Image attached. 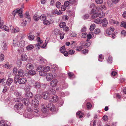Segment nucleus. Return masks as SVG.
I'll list each match as a JSON object with an SVG mask.
<instances>
[{
	"label": "nucleus",
	"mask_w": 126,
	"mask_h": 126,
	"mask_svg": "<svg viewBox=\"0 0 126 126\" xmlns=\"http://www.w3.org/2000/svg\"><path fill=\"white\" fill-rule=\"evenodd\" d=\"M53 78L52 74L51 73H48L47 74L46 78L47 81H50L52 80Z\"/></svg>",
	"instance_id": "11"
},
{
	"label": "nucleus",
	"mask_w": 126,
	"mask_h": 126,
	"mask_svg": "<svg viewBox=\"0 0 126 126\" xmlns=\"http://www.w3.org/2000/svg\"><path fill=\"white\" fill-rule=\"evenodd\" d=\"M105 16L104 12L103 11L98 13V17L100 18H103Z\"/></svg>",
	"instance_id": "24"
},
{
	"label": "nucleus",
	"mask_w": 126,
	"mask_h": 126,
	"mask_svg": "<svg viewBox=\"0 0 126 126\" xmlns=\"http://www.w3.org/2000/svg\"><path fill=\"white\" fill-rule=\"evenodd\" d=\"M58 81L56 79H54L50 82V85L52 87H55L57 86Z\"/></svg>",
	"instance_id": "12"
},
{
	"label": "nucleus",
	"mask_w": 126,
	"mask_h": 126,
	"mask_svg": "<svg viewBox=\"0 0 126 126\" xmlns=\"http://www.w3.org/2000/svg\"><path fill=\"white\" fill-rule=\"evenodd\" d=\"M10 29L12 31V32L14 33L17 32L19 31V29L16 26H11L10 27Z\"/></svg>",
	"instance_id": "8"
},
{
	"label": "nucleus",
	"mask_w": 126,
	"mask_h": 126,
	"mask_svg": "<svg viewBox=\"0 0 126 126\" xmlns=\"http://www.w3.org/2000/svg\"><path fill=\"white\" fill-rule=\"evenodd\" d=\"M5 67L7 68L10 69L11 67L9 65V64L8 63L5 64Z\"/></svg>",
	"instance_id": "58"
},
{
	"label": "nucleus",
	"mask_w": 126,
	"mask_h": 126,
	"mask_svg": "<svg viewBox=\"0 0 126 126\" xmlns=\"http://www.w3.org/2000/svg\"><path fill=\"white\" fill-rule=\"evenodd\" d=\"M39 59L40 61V62L42 63L44 62L45 60V59L42 57H40L39 58Z\"/></svg>",
	"instance_id": "57"
},
{
	"label": "nucleus",
	"mask_w": 126,
	"mask_h": 126,
	"mask_svg": "<svg viewBox=\"0 0 126 126\" xmlns=\"http://www.w3.org/2000/svg\"><path fill=\"white\" fill-rule=\"evenodd\" d=\"M34 47V46L32 45H30L26 47V49L28 50H31Z\"/></svg>",
	"instance_id": "32"
},
{
	"label": "nucleus",
	"mask_w": 126,
	"mask_h": 126,
	"mask_svg": "<svg viewBox=\"0 0 126 126\" xmlns=\"http://www.w3.org/2000/svg\"><path fill=\"white\" fill-rule=\"evenodd\" d=\"M40 18L41 20L44 21L46 19L47 17L45 15L42 14L40 16Z\"/></svg>",
	"instance_id": "36"
},
{
	"label": "nucleus",
	"mask_w": 126,
	"mask_h": 126,
	"mask_svg": "<svg viewBox=\"0 0 126 126\" xmlns=\"http://www.w3.org/2000/svg\"><path fill=\"white\" fill-rule=\"evenodd\" d=\"M25 16L26 18L29 19L30 18V16L29 14V12L28 11H27L26 12L25 14Z\"/></svg>",
	"instance_id": "39"
},
{
	"label": "nucleus",
	"mask_w": 126,
	"mask_h": 126,
	"mask_svg": "<svg viewBox=\"0 0 126 126\" xmlns=\"http://www.w3.org/2000/svg\"><path fill=\"white\" fill-rule=\"evenodd\" d=\"M4 55L1 54H0V61H2L4 59Z\"/></svg>",
	"instance_id": "44"
},
{
	"label": "nucleus",
	"mask_w": 126,
	"mask_h": 126,
	"mask_svg": "<svg viewBox=\"0 0 126 126\" xmlns=\"http://www.w3.org/2000/svg\"><path fill=\"white\" fill-rule=\"evenodd\" d=\"M29 39L30 40H32L34 39V36L32 35H30L28 36Z\"/></svg>",
	"instance_id": "43"
},
{
	"label": "nucleus",
	"mask_w": 126,
	"mask_h": 126,
	"mask_svg": "<svg viewBox=\"0 0 126 126\" xmlns=\"http://www.w3.org/2000/svg\"><path fill=\"white\" fill-rule=\"evenodd\" d=\"M88 50L87 49H85L83 50L82 51L84 54H86L88 52Z\"/></svg>",
	"instance_id": "60"
},
{
	"label": "nucleus",
	"mask_w": 126,
	"mask_h": 126,
	"mask_svg": "<svg viewBox=\"0 0 126 126\" xmlns=\"http://www.w3.org/2000/svg\"><path fill=\"white\" fill-rule=\"evenodd\" d=\"M21 59L22 61H26L27 59V56L25 54H22L21 56Z\"/></svg>",
	"instance_id": "21"
},
{
	"label": "nucleus",
	"mask_w": 126,
	"mask_h": 126,
	"mask_svg": "<svg viewBox=\"0 0 126 126\" xmlns=\"http://www.w3.org/2000/svg\"><path fill=\"white\" fill-rule=\"evenodd\" d=\"M91 42H85L83 44V45L85 47H89L90 45Z\"/></svg>",
	"instance_id": "23"
},
{
	"label": "nucleus",
	"mask_w": 126,
	"mask_h": 126,
	"mask_svg": "<svg viewBox=\"0 0 126 126\" xmlns=\"http://www.w3.org/2000/svg\"><path fill=\"white\" fill-rule=\"evenodd\" d=\"M86 106L87 109H89L91 108L92 105L90 103L88 102L86 104Z\"/></svg>",
	"instance_id": "49"
},
{
	"label": "nucleus",
	"mask_w": 126,
	"mask_h": 126,
	"mask_svg": "<svg viewBox=\"0 0 126 126\" xmlns=\"http://www.w3.org/2000/svg\"><path fill=\"white\" fill-rule=\"evenodd\" d=\"M33 96L32 94L30 92H27L25 95L26 97L29 98H32L33 97Z\"/></svg>",
	"instance_id": "16"
},
{
	"label": "nucleus",
	"mask_w": 126,
	"mask_h": 126,
	"mask_svg": "<svg viewBox=\"0 0 126 126\" xmlns=\"http://www.w3.org/2000/svg\"><path fill=\"white\" fill-rule=\"evenodd\" d=\"M2 28L4 30L7 32H8L9 30V27L6 25H3Z\"/></svg>",
	"instance_id": "38"
},
{
	"label": "nucleus",
	"mask_w": 126,
	"mask_h": 126,
	"mask_svg": "<svg viewBox=\"0 0 126 126\" xmlns=\"http://www.w3.org/2000/svg\"><path fill=\"white\" fill-rule=\"evenodd\" d=\"M34 67V66L31 63H28L26 65V69L29 71L28 73L30 75H33L36 73V72L33 70Z\"/></svg>",
	"instance_id": "2"
},
{
	"label": "nucleus",
	"mask_w": 126,
	"mask_h": 126,
	"mask_svg": "<svg viewBox=\"0 0 126 126\" xmlns=\"http://www.w3.org/2000/svg\"><path fill=\"white\" fill-rule=\"evenodd\" d=\"M109 22L112 25L116 24L117 25L119 24L118 21H115L112 19H110L109 21Z\"/></svg>",
	"instance_id": "22"
},
{
	"label": "nucleus",
	"mask_w": 126,
	"mask_h": 126,
	"mask_svg": "<svg viewBox=\"0 0 126 126\" xmlns=\"http://www.w3.org/2000/svg\"><path fill=\"white\" fill-rule=\"evenodd\" d=\"M41 108L42 111L44 113L47 110V106L44 105L41 106Z\"/></svg>",
	"instance_id": "19"
},
{
	"label": "nucleus",
	"mask_w": 126,
	"mask_h": 126,
	"mask_svg": "<svg viewBox=\"0 0 126 126\" xmlns=\"http://www.w3.org/2000/svg\"><path fill=\"white\" fill-rule=\"evenodd\" d=\"M64 32H62L60 34V38L61 39H62L64 38Z\"/></svg>",
	"instance_id": "50"
},
{
	"label": "nucleus",
	"mask_w": 126,
	"mask_h": 126,
	"mask_svg": "<svg viewBox=\"0 0 126 126\" xmlns=\"http://www.w3.org/2000/svg\"><path fill=\"white\" fill-rule=\"evenodd\" d=\"M33 19L35 21H37L39 19V16H38L37 15H35L33 16Z\"/></svg>",
	"instance_id": "42"
},
{
	"label": "nucleus",
	"mask_w": 126,
	"mask_h": 126,
	"mask_svg": "<svg viewBox=\"0 0 126 126\" xmlns=\"http://www.w3.org/2000/svg\"><path fill=\"white\" fill-rule=\"evenodd\" d=\"M121 23V26L126 28V22L124 21H122Z\"/></svg>",
	"instance_id": "52"
},
{
	"label": "nucleus",
	"mask_w": 126,
	"mask_h": 126,
	"mask_svg": "<svg viewBox=\"0 0 126 126\" xmlns=\"http://www.w3.org/2000/svg\"><path fill=\"white\" fill-rule=\"evenodd\" d=\"M48 107L49 110L52 112H55L56 111V108L55 106L52 104H49Z\"/></svg>",
	"instance_id": "6"
},
{
	"label": "nucleus",
	"mask_w": 126,
	"mask_h": 126,
	"mask_svg": "<svg viewBox=\"0 0 126 126\" xmlns=\"http://www.w3.org/2000/svg\"><path fill=\"white\" fill-rule=\"evenodd\" d=\"M3 44H4L3 45L2 47L3 49V50H6L7 48V45L6 44L5 42L3 43Z\"/></svg>",
	"instance_id": "40"
},
{
	"label": "nucleus",
	"mask_w": 126,
	"mask_h": 126,
	"mask_svg": "<svg viewBox=\"0 0 126 126\" xmlns=\"http://www.w3.org/2000/svg\"><path fill=\"white\" fill-rule=\"evenodd\" d=\"M102 25L104 27H106L108 24V21L106 18H104L101 20Z\"/></svg>",
	"instance_id": "13"
},
{
	"label": "nucleus",
	"mask_w": 126,
	"mask_h": 126,
	"mask_svg": "<svg viewBox=\"0 0 126 126\" xmlns=\"http://www.w3.org/2000/svg\"><path fill=\"white\" fill-rule=\"evenodd\" d=\"M100 32V29H95L94 31V33L96 34H98Z\"/></svg>",
	"instance_id": "45"
},
{
	"label": "nucleus",
	"mask_w": 126,
	"mask_h": 126,
	"mask_svg": "<svg viewBox=\"0 0 126 126\" xmlns=\"http://www.w3.org/2000/svg\"><path fill=\"white\" fill-rule=\"evenodd\" d=\"M64 28L63 30L65 32H68L70 30L69 28L67 26H66Z\"/></svg>",
	"instance_id": "56"
},
{
	"label": "nucleus",
	"mask_w": 126,
	"mask_h": 126,
	"mask_svg": "<svg viewBox=\"0 0 126 126\" xmlns=\"http://www.w3.org/2000/svg\"><path fill=\"white\" fill-rule=\"evenodd\" d=\"M75 52V51L72 50H70L69 51V53L71 55L73 54Z\"/></svg>",
	"instance_id": "61"
},
{
	"label": "nucleus",
	"mask_w": 126,
	"mask_h": 126,
	"mask_svg": "<svg viewBox=\"0 0 126 126\" xmlns=\"http://www.w3.org/2000/svg\"><path fill=\"white\" fill-rule=\"evenodd\" d=\"M35 109L34 110V111L36 113H37L39 111V109L38 108V107H35Z\"/></svg>",
	"instance_id": "63"
},
{
	"label": "nucleus",
	"mask_w": 126,
	"mask_h": 126,
	"mask_svg": "<svg viewBox=\"0 0 126 126\" xmlns=\"http://www.w3.org/2000/svg\"><path fill=\"white\" fill-rule=\"evenodd\" d=\"M83 45H81L80 46H78L77 47V51H81L83 47Z\"/></svg>",
	"instance_id": "35"
},
{
	"label": "nucleus",
	"mask_w": 126,
	"mask_h": 126,
	"mask_svg": "<svg viewBox=\"0 0 126 126\" xmlns=\"http://www.w3.org/2000/svg\"><path fill=\"white\" fill-rule=\"evenodd\" d=\"M66 26V23L63 22H61L59 24V26L61 28H64Z\"/></svg>",
	"instance_id": "33"
},
{
	"label": "nucleus",
	"mask_w": 126,
	"mask_h": 126,
	"mask_svg": "<svg viewBox=\"0 0 126 126\" xmlns=\"http://www.w3.org/2000/svg\"><path fill=\"white\" fill-rule=\"evenodd\" d=\"M91 14H92V18L94 19L97 18L98 17V12H97L95 11V10L93 9L91 11Z\"/></svg>",
	"instance_id": "5"
},
{
	"label": "nucleus",
	"mask_w": 126,
	"mask_h": 126,
	"mask_svg": "<svg viewBox=\"0 0 126 126\" xmlns=\"http://www.w3.org/2000/svg\"><path fill=\"white\" fill-rule=\"evenodd\" d=\"M50 96L49 93L47 92H43L42 96L45 99H49Z\"/></svg>",
	"instance_id": "9"
},
{
	"label": "nucleus",
	"mask_w": 126,
	"mask_h": 126,
	"mask_svg": "<svg viewBox=\"0 0 126 126\" xmlns=\"http://www.w3.org/2000/svg\"><path fill=\"white\" fill-rule=\"evenodd\" d=\"M13 81V79H12L9 78L7 80L6 82L7 84L10 86Z\"/></svg>",
	"instance_id": "27"
},
{
	"label": "nucleus",
	"mask_w": 126,
	"mask_h": 126,
	"mask_svg": "<svg viewBox=\"0 0 126 126\" xmlns=\"http://www.w3.org/2000/svg\"><path fill=\"white\" fill-rule=\"evenodd\" d=\"M36 40L38 43V44H35V46H38L39 45H40L43 43L42 40L39 37H38L37 38Z\"/></svg>",
	"instance_id": "18"
},
{
	"label": "nucleus",
	"mask_w": 126,
	"mask_h": 126,
	"mask_svg": "<svg viewBox=\"0 0 126 126\" xmlns=\"http://www.w3.org/2000/svg\"><path fill=\"white\" fill-rule=\"evenodd\" d=\"M61 52L63 53L65 51V49L64 47L63 46L61 47L60 49Z\"/></svg>",
	"instance_id": "51"
},
{
	"label": "nucleus",
	"mask_w": 126,
	"mask_h": 126,
	"mask_svg": "<svg viewBox=\"0 0 126 126\" xmlns=\"http://www.w3.org/2000/svg\"><path fill=\"white\" fill-rule=\"evenodd\" d=\"M68 19V17L67 16L64 15L63 16L62 19L64 20H67Z\"/></svg>",
	"instance_id": "53"
},
{
	"label": "nucleus",
	"mask_w": 126,
	"mask_h": 126,
	"mask_svg": "<svg viewBox=\"0 0 126 126\" xmlns=\"http://www.w3.org/2000/svg\"><path fill=\"white\" fill-rule=\"evenodd\" d=\"M95 25L94 24H92L91 25V26L90 28V30L91 31H93L95 28Z\"/></svg>",
	"instance_id": "37"
},
{
	"label": "nucleus",
	"mask_w": 126,
	"mask_h": 126,
	"mask_svg": "<svg viewBox=\"0 0 126 126\" xmlns=\"http://www.w3.org/2000/svg\"><path fill=\"white\" fill-rule=\"evenodd\" d=\"M36 70L37 71H40L39 74L41 76H44L46 75L47 72L50 70V67L48 66L45 67L44 66H41L38 67Z\"/></svg>",
	"instance_id": "1"
},
{
	"label": "nucleus",
	"mask_w": 126,
	"mask_h": 126,
	"mask_svg": "<svg viewBox=\"0 0 126 126\" xmlns=\"http://www.w3.org/2000/svg\"><path fill=\"white\" fill-rule=\"evenodd\" d=\"M15 94L17 96H21V94L19 93L18 92L16 91H15Z\"/></svg>",
	"instance_id": "54"
},
{
	"label": "nucleus",
	"mask_w": 126,
	"mask_h": 126,
	"mask_svg": "<svg viewBox=\"0 0 126 126\" xmlns=\"http://www.w3.org/2000/svg\"><path fill=\"white\" fill-rule=\"evenodd\" d=\"M19 76L16 75L15 77L14 80V81L15 83H16L19 80Z\"/></svg>",
	"instance_id": "29"
},
{
	"label": "nucleus",
	"mask_w": 126,
	"mask_h": 126,
	"mask_svg": "<svg viewBox=\"0 0 126 126\" xmlns=\"http://www.w3.org/2000/svg\"><path fill=\"white\" fill-rule=\"evenodd\" d=\"M22 102L27 106L29 104V99H28L24 98L23 99Z\"/></svg>",
	"instance_id": "25"
},
{
	"label": "nucleus",
	"mask_w": 126,
	"mask_h": 126,
	"mask_svg": "<svg viewBox=\"0 0 126 126\" xmlns=\"http://www.w3.org/2000/svg\"><path fill=\"white\" fill-rule=\"evenodd\" d=\"M18 73L19 76L21 77H23L24 76V73L23 70L22 69L19 70L18 71Z\"/></svg>",
	"instance_id": "20"
},
{
	"label": "nucleus",
	"mask_w": 126,
	"mask_h": 126,
	"mask_svg": "<svg viewBox=\"0 0 126 126\" xmlns=\"http://www.w3.org/2000/svg\"><path fill=\"white\" fill-rule=\"evenodd\" d=\"M76 114L79 118H81L83 115V114L80 111L76 113Z\"/></svg>",
	"instance_id": "26"
},
{
	"label": "nucleus",
	"mask_w": 126,
	"mask_h": 126,
	"mask_svg": "<svg viewBox=\"0 0 126 126\" xmlns=\"http://www.w3.org/2000/svg\"><path fill=\"white\" fill-rule=\"evenodd\" d=\"M61 6V3L59 2H57L56 3V7L58 8H60Z\"/></svg>",
	"instance_id": "48"
},
{
	"label": "nucleus",
	"mask_w": 126,
	"mask_h": 126,
	"mask_svg": "<svg viewBox=\"0 0 126 126\" xmlns=\"http://www.w3.org/2000/svg\"><path fill=\"white\" fill-rule=\"evenodd\" d=\"M32 103L34 107H38L39 105V102L38 100L34 99L32 101Z\"/></svg>",
	"instance_id": "14"
},
{
	"label": "nucleus",
	"mask_w": 126,
	"mask_h": 126,
	"mask_svg": "<svg viewBox=\"0 0 126 126\" xmlns=\"http://www.w3.org/2000/svg\"><path fill=\"white\" fill-rule=\"evenodd\" d=\"M115 29L112 26L108 28L106 30V34L107 35H111L114 32Z\"/></svg>",
	"instance_id": "4"
},
{
	"label": "nucleus",
	"mask_w": 126,
	"mask_h": 126,
	"mask_svg": "<svg viewBox=\"0 0 126 126\" xmlns=\"http://www.w3.org/2000/svg\"><path fill=\"white\" fill-rule=\"evenodd\" d=\"M104 57L102 55H99L98 59V60L99 61H102Z\"/></svg>",
	"instance_id": "46"
},
{
	"label": "nucleus",
	"mask_w": 126,
	"mask_h": 126,
	"mask_svg": "<svg viewBox=\"0 0 126 126\" xmlns=\"http://www.w3.org/2000/svg\"><path fill=\"white\" fill-rule=\"evenodd\" d=\"M96 2L97 4H101L103 2V0H96Z\"/></svg>",
	"instance_id": "59"
},
{
	"label": "nucleus",
	"mask_w": 126,
	"mask_h": 126,
	"mask_svg": "<svg viewBox=\"0 0 126 126\" xmlns=\"http://www.w3.org/2000/svg\"><path fill=\"white\" fill-rule=\"evenodd\" d=\"M35 87L36 88H39L40 87V83L39 82H37L35 83L34 85Z\"/></svg>",
	"instance_id": "41"
},
{
	"label": "nucleus",
	"mask_w": 126,
	"mask_h": 126,
	"mask_svg": "<svg viewBox=\"0 0 126 126\" xmlns=\"http://www.w3.org/2000/svg\"><path fill=\"white\" fill-rule=\"evenodd\" d=\"M44 24L46 25H48L51 24L50 22L46 19L43 22Z\"/></svg>",
	"instance_id": "28"
},
{
	"label": "nucleus",
	"mask_w": 126,
	"mask_h": 126,
	"mask_svg": "<svg viewBox=\"0 0 126 126\" xmlns=\"http://www.w3.org/2000/svg\"><path fill=\"white\" fill-rule=\"evenodd\" d=\"M58 100V97L56 95H54L52 96V97H50L49 100L50 102L53 103H55L57 102Z\"/></svg>",
	"instance_id": "7"
},
{
	"label": "nucleus",
	"mask_w": 126,
	"mask_h": 126,
	"mask_svg": "<svg viewBox=\"0 0 126 126\" xmlns=\"http://www.w3.org/2000/svg\"><path fill=\"white\" fill-rule=\"evenodd\" d=\"M27 82V80L25 78H21L19 79L18 82L20 84H25Z\"/></svg>",
	"instance_id": "10"
},
{
	"label": "nucleus",
	"mask_w": 126,
	"mask_h": 126,
	"mask_svg": "<svg viewBox=\"0 0 126 126\" xmlns=\"http://www.w3.org/2000/svg\"><path fill=\"white\" fill-rule=\"evenodd\" d=\"M27 23V21L25 20L23 22L22 24V26H25L26 24Z\"/></svg>",
	"instance_id": "64"
},
{
	"label": "nucleus",
	"mask_w": 126,
	"mask_h": 126,
	"mask_svg": "<svg viewBox=\"0 0 126 126\" xmlns=\"http://www.w3.org/2000/svg\"><path fill=\"white\" fill-rule=\"evenodd\" d=\"M94 34V33L92 32H90L88 35H87L88 38L89 39H91L92 37L93 36Z\"/></svg>",
	"instance_id": "30"
},
{
	"label": "nucleus",
	"mask_w": 126,
	"mask_h": 126,
	"mask_svg": "<svg viewBox=\"0 0 126 126\" xmlns=\"http://www.w3.org/2000/svg\"><path fill=\"white\" fill-rule=\"evenodd\" d=\"M108 58L107 59V62L108 63H111L112 62V57L110 55H108Z\"/></svg>",
	"instance_id": "17"
},
{
	"label": "nucleus",
	"mask_w": 126,
	"mask_h": 126,
	"mask_svg": "<svg viewBox=\"0 0 126 126\" xmlns=\"http://www.w3.org/2000/svg\"><path fill=\"white\" fill-rule=\"evenodd\" d=\"M101 19H96L94 20V22L98 24H101Z\"/></svg>",
	"instance_id": "34"
},
{
	"label": "nucleus",
	"mask_w": 126,
	"mask_h": 126,
	"mask_svg": "<svg viewBox=\"0 0 126 126\" xmlns=\"http://www.w3.org/2000/svg\"><path fill=\"white\" fill-rule=\"evenodd\" d=\"M103 8L102 6L98 7H97L95 11H96L97 12H101V11L103 10Z\"/></svg>",
	"instance_id": "31"
},
{
	"label": "nucleus",
	"mask_w": 126,
	"mask_h": 126,
	"mask_svg": "<svg viewBox=\"0 0 126 126\" xmlns=\"http://www.w3.org/2000/svg\"><path fill=\"white\" fill-rule=\"evenodd\" d=\"M23 107V104L21 103H18L16 104L15 106V107L17 108V110H19L22 108Z\"/></svg>",
	"instance_id": "15"
},
{
	"label": "nucleus",
	"mask_w": 126,
	"mask_h": 126,
	"mask_svg": "<svg viewBox=\"0 0 126 126\" xmlns=\"http://www.w3.org/2000/svg\"><path fill=\"white\" fill-rule=\"evenodd\" d=\"M68 76L70 77L71 78L72 77H74V74L71 72H69L68 73Z\"/></svg>",
	"instance_id": "55"
},
{
	"label": "nucleus",
	"mask_w": 126,
	"mask_h": 126,
	"mask_svg": "<svg viewBox=\"0 0 126 126\" xmlns=\"http://www.w3.org/2000/svg\"><path fill=\"white\" fill-rule=\"evenodd\" d=\"M70 3L68 1H66L65 2L64 4L65 6H68L69 5Z\"/></svg>",
	"instance_id": "62"
},
{
	"label": "nucleus",
	"mask_w": 126,
	"mask_h": 126,
	"mask_svg": "<svg viewBox=\"0 0 126 126\" xmlns=\"http://www.w3.org/2000/svg\"><path fill=\"white\" fill-rule=\"evenodd\" d=\"M13 44L14 46H17L21 47H23L25 45V41L22 40L18 41L17 39H15L13 41Z\"/></svg>",
	"instance_id": "3"
},
{
	"label": "nucleus",
	"mask_w": 126,
	"mask_h": 126,
	"mask_svg": "<svg viewBox=\"0 0 126 126\" xmlns=\"http://www.w3.org/2000/svg\"><path fill=\"white\" fill-rule=\"evenodd\" d=\"M16 11H17V13L18 14L22 13L23 10L22 9L20 8L19 9H18L17 10H16Z\"/></svg>",
	"instance_id": "47"
}]
</instances>
